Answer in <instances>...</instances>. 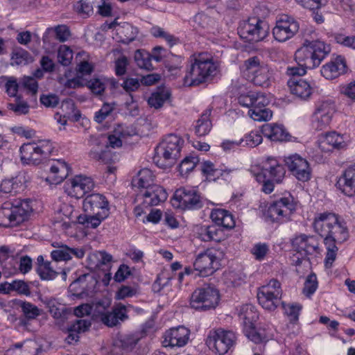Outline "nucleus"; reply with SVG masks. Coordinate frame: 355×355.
I'll list each match as a JSON object with an SVG mask.
<instances>
[{"label": "nucleus", "mask_w": 355, "mask_h": 355, "mask_svg": "<svg viewBox=\"0 0 355 355\" xmlns=\"http://www.w3.org/2000/svg\"><path fill=\"white\" fill-rule=\"evenodd\" d=\"M314 231L323 239L327 249L324 259L326 268H330L336 260L338 248L337 244L345 241L349 236L345 223L337 215L330 212L318 214L313 223Z\"/></svg>", "instance_id": "obj_1"}, {"label": "nucleus", "mask_w": 355, "mask_h": 355, "mask_svg": "<svg viewBox=\"0 0 355 355\" xmlns=\"http://www.w3.org/2000/svg\"><path fill=\"white\" fill-rule=\"evenodd\" d=\"M330 51V46L324 42L305 40L295 53V60L298 66L288 67L286 74L293 76V78H299L304 75L306 69L318 67Z\"/></svg>", "instance_id": "obj_2"}, {"label": "nucleus", "mask_w": 355, "mask_h": 355, "mask_svg": "<svg viewBox=\"0 0 355 355\" xmlns=\"http://www.w3.org/2000/svg\"><path fill=\"white\" fill-rule=\"evenodd\" d=\"M219 64L211 57L199 54L191 59L183 78L184 86H198L208 82L216 76Z\"/></svg>", "instance_id": "obj_3"}, {"label": "nucleus", "mask_w": 355, "mask_h": 355, "mask_svg": "<svg viewBox=\"0 0 355 355\" xmlns=\"http://www.w3.org/2000/svg\"><path fill=\"white\" fill-rule=\"evenodd\" d=\"M184 141L175 134L166 135L155 149L154 163L159 168L171 167L180 157Z\"/></svg>", "instance_id": "obj_4"}, {"label": "nucleus", "mask_w": 355, "mask_h": 355, "mask_svg": "<svg viewBox=\"0 0 355 355\" xmlns=\"http://www.w3.org/2000/svg\"><path fill=\"white\" fill-rule=\"evenodd\" d=\"M5 203L0 208V226L15 227L26 220L33 211L29 202L24 200L15 205Z\"/></svg>", "instance_id": "obj_5"}, {"label": "nucleus", "mask_w": 355, "mask_h": 355, "mask_svg": "<svg viewBox=\"0 0 355 355\" xmlns=\"http://www.w3.org/2000/svg\"><path fill=\"white\" fill-rule=\"evenodd\" d=\"M53 149L52 143L49 140L24 144L19 149L21 160L27 164L38 165L49 158Z\"/></svg>", "instance_id": "obj_6"}, {"label": "nucleus", "mask_w": 355, "mask_h": 355, "mask_svg": "<svg viewBox=\"0 0 355 355\" xmlns=\"http://www.w3.org/2000/svg\"><path fill=\"white\" fill-rule=\"evenodd\" d=\"M219 292L214 286L205 285L196 288L190 299V305L196 310L206 311L214 309L218 304Z\"/></svg>", "instance_id": "obj_7"}, {"label": "nucleus", "mask_w": 355, "mask_h": 355, "mask_svg": "<svg viewBox=\"0 0 355 355\" xmlns=\"http://www.w3.org/2000/svg\"><path fill=\"white\" fill-rule=\"evenodd\" d=\"M268 31V24L256 17L242 21L238 28L240 37L250 43L263 40L267 37Z\"/></svg>", "instance_id": "obj_8"}, {"label": "nucleus", "mask_w": 355, "mask_h": 355, "mask_svg": "<svg viewBox=\"0 0 355 355\" xmlns=\"http://www.w3.org/2000/svg\"><path fill=\"white\" fill-rule=\"evenodd\" d=\"M244 64L248 74L252 76L251 80L255 85L263 87L270 85L273 79L272 70L267 64L261 63L258 57L248 58Z\"/></svg>", "instance_id": "obj_9"}, {"label": "nucleus", "mask_w": 355, "mask_h": 355, "mask_svg": "<svg viewBox=\"0 0 355 355\" xmlns=\"http://www.w3.org/2000/svg\"><path fill=\"white\" fill-rule=\"evenodd\" d=\"M296 209V202L292 196L280 198L274 201L265 212L266 218L272 222L286 221Z\"/></svg>", "instance_id": "obj_10"}, {"label": "nucleus", "mask_w": 355, "mask_h": 355, "mask_svg": "<svg viewBox=\"0 0 355 355\" xmlns=\"http://www.w3.org/2000/svg\"><path fill=\"white\" fill-rule=\"evenodd\" d=\"M236 340V335L232 331H225L222 329H213L208 334L206 345L218 354L223 355L234 345Z\"/></svg>", "instance_id": "obj_11"}, {"label": "nucleus", "mask_w": 355, "mask_h": 355, "mask_svg": "<svg viewBox=\"0 0 355 355\" xmlns=\"http://www.w3.org/2000/svg\"><path fill=\"white\" fill-rule=\"evenodd\" d=\"M282 294L280 283L272 279L267 285L259 288L257 300L263 309L273 311L281 304Z\"/></svg>", "instance_id": "obj_12"}, {"label": "nucleus", "mask_w": 355, "mask_h": 355, "mask_svg": "<svg viewBox=\"0 0 355 355\" xmlns=\"http://www.w3.org/2000/svg\"><path fill=\"white\" fill-rule=\"evenodd\" d=\"M172 204L177 208L190 210L199 209L203 206L198 191L190 187L178 189L173 195Z\"/></svg>", "instance_id": "obj_13"}, {"label": "nucleus", "mask_w": 355, "mask_h": 355, "mask_svg": "<svg viewBox=\"0 0 355 355\" xmlns=\"http://www.w3.org/2000/svg\"><path fill=\"white\" fill-rule=\"evenodd\" d=\"M218 252L215 249H207L200 253L193 262L194 270L202 277L214 274L219 268Z\"/></svg>", "instance_id": "obj_14"}, {"label": "nucleus", "mask_w": 355, "mask_h": 355, "mask_svg": "<svg viewBox=\"0 0 355 355\" xmlns=\"http://www.w3.org/2000/svg\"><path fill=\"white\" fill-rule=\"evenodd\" d=\"M336 112L335 103L330 99L318 102L312 115V127L316 130L326 129Z\"/></svg>", "instance_id": "obj_15"}, {"label": "nucleus", "mask_w": 355, "mask_h": 355, "mask_svg": "<svg viewBox=\"0 0 355 355\" xmlns=\"http://www.w3.org/2000/svg\"><path fill=\"white\" fill-rule=\"evenodd\" d=\"M293 176L299 181L308 182L311 178V169L309 162L297 154L290 155L284 159Z\"/></svg>", "instance_id": "obj_16"}, {"label": "nucleus", "mask_w": 355, "mask_h": 355, "mask_svg": "<svg viewBox=\"0 0 355 355\" xmlns=\"http://www.w3.org/2000/svg\"><path fill=\"white\" fill-rule=\"evenodd\" d=\"M298 31V22L293 17L285 15L277 21L272 34L277 41L284 42L293 37Z\"/></svg>", "instance_id": "obj_17"}, {"label": "nucleus", "mask_w": 355, "mask_h": 355, "mask_svg": "<svg viewBox=\"0 0 355 355\" xmlns=\"http://www.w3.org/2000/svg\"><path fill=\"white\" fill-rule=\"evenodd\" d=\"M94 187L93 180L84 175H76L64 184V188L68 194L76 198H83L87 193Z\"/></svg>", "instance_id": "obj_18"}, {"label": "nucleus", "mask_w": 355, "mask_h": 355, "mask_svg": "<svg viewBox=\"0 0 355 355\" xmlns=\"http://www.w3.org/2000/svg\"><path fill=\"white\" fill-rule=\"evenodd\" d=\"M190 330L184 327H172L166 331L162 335V346L164 347H181L189 341Z\"/></svg>", "instance_id": "obj_19"}, {"label": "nucleus", "mask_w": 355, "mask_h": 355, "mask_svg": "<svg viewBox=\"0 0 355 355\" xmlns=\"http://www.w3.org/2000/svg\"><path fill=\"white\" fill-rule=\"evenodd\" d=\"M292 245L302 259L307 257L309 254L319 252V240L316 236L300 234L293 239Z\"/></svg>", "instance_id": "obj_20"}, {"label": "nucleus", "mask_w": 355, "mask_h": 355, "mask_svg": "<svg viewBox=\"0 0 355 355\" xmlns=\"http://www.w3.org/2000/svg\"><path fill=\"white\" fill-rule=\"evenodd\" d=\"M284 166L279 163V162L272 157H268L263 162L261 173H259L256 176L257 181L261 179L269 178L275 182V183L282 182L285 175Z\"/></svg>", "instance_id": "obj_21"}, {"label": "nucleus", "mask_w": 355, "mask_h": 355, "mask_svg": "<svg viewBox=\"0 0 355 355\" xmlns=\"http://www.w3.org/2000/svg\"><path fill=\"white\" fill-rule=\"evenodd\" d=\"M107 26L109 29L115 28L116 34L114 38L118 42L125 44L134 41L139 33V30L137 27L128 22L118 24L116 19L107 24Z\"/></svg>", "instance_id": "obj_22"}, {"label": "nucleus", "mask_w": 355, "mask_h": 355, "mask_svg": "<svg viewBox=\"0 0 355 355\" xmlns=\"http://www.w3.org/2000/svg\"><path fill=\"white\" fill-rule=\"evenodd\" d=\"M347 67L344 57L337 55L324 64L320 70L321 74L326 79L332 80L347 72Z\"/></svg>", "instance_id": "obj_23"}, {"label": "nucleus", "mask_w": 355, "mask_h": 355, "mask_svg": "<svg viewBox=\"0 0 355 355\" xmlns=\"http://www.w3.org/2000/svg\"><path fill=\"white\" fill-rule=\"evenodd\" d=\"M336 186L345 196H355V164L348 166L336 182Z\"/></svg>", "instance_id": "obj_24"}, {"label": "nucleus", "mask_w": 355, "mask_h": 355, "mask_svg": "<svg viewBox=\"0 0 355 355\" xmlns=\"http://www.w3.org/2000/svg\"><path fill=\"white\" fill-rule=\"evenodd\" d=\"M83 209L87 214L101 213L103 210L109 211L108 201L101 194H89L83 200Z\"/></svg>", "instance_id": "obj_25"}, {"label": "nucleus", "mask_w": 355, "mask_h": 355, "mask_svg": "<svg viewBox=\"0 0 355 355\" xmlns=\"http://www.w3.org/2000/svg\"><path fill=\"white\" fill-rule=\"evenodd\" d=\"M168 194L163 187L157 184L153 185L143 193V206L148 207L157 205L159 202H164Z\"/></svg>", "instance_id": "obj_26"}, {"label": "nucleus", "mask_w": 355, "mask_h": 355, "mask_svg": "<svg viewBox=\"0 0 355 355\" xmlns=\"http://www.w3.org/2000/svg\"><path fill=\"white\" fill-rule=\"evenodd\" d=\"M261 134L275 141H288L291 135L284 128V125L275 123H266L262 125Z\"/></svg>", "instance_id": "obj_27"}, {"label": "nucleus", "mask_w": 355, "mask_h": 355, "mask_svg": "<svg viewBox=\"0 0 355 355\" xmlns=\"http://www.w3.org/2000/svg\"><path fill=\"white\" fill-rule=\"evenodd\" d=\"M97 282L94 275L86 273L75 279L69 287L73 291L83 293L94 290Z\"/></svg>", "instance_id": "obj_28"}, {"label": "nucleus", "mask_w": 355, "mask_h": 355, "mask_svg": "<svg viewBox=\"0 0 355 355\" xmlns=\"http://www.w3.org/2000/svg\"><path fill=\"white\" fill-rule=\"evenodd\" d=\"M288 85L291 93L302 99H306L311 94L310 84L300 78H291L288 81Z\"/></svg>", "instance_id": "obj_29"}, {"label": "nucleus", "mask_w": 355, "mask_h": 355, "mask_svg": "<svg viewBox=\"0 0 355 355\" xmlns=\"http://www.w3.org/2000/svg\"><path fill=\"white\" fill-rule=\"evenodd\" d=\"M108 210H103L101 213L80 214L77 217L78 223L87 228L95 229L109 216Z\"/></svg>", "instance_id": "obj_30"}, {"label": "nucleus", "mask_w": 355, "mask_h": 355, "mask_svg": "<svg viewBox=\"0 0 355 355\" xmlns=\"http://www.w3.org/2000/svg\"><path fill=\"white\" fill-rule=\"evenodd\" d=\"M210 217L214 223V225H216L220 228L223 227L226 229H232L235 226V221L232 214L225 209H213Z\"/></svg>", "instance_id": "obj_31"}, {"label": "nucleus", "mask_w": 355, "mask_h": 355, "mask_svg": "<svg viewBox=\"0 0 355 355\" xmlns=\"http://www.w3.org/2000/svg\"><path fill=\"white\" fill-rule=\"evenodd\" d=\"M238 316L244 327H253V324L259 318V313L254 305L245 304L238 309Z\"/></svg>", "instance_id": "obj_32"}, {"label": "nucleus", "mask_w": 355, "mask_h": 355, "mask_svg": "<svg viewBox=\"0 0 355 355\" xmlns=\"http://www.w3.org/2000/svg\"><path fill=\"white\" fill-rule=\"evenodd\" d=\"M198 238L205 242H219L223 237V231L216 225H203L198 231Z\"/></svg>", "instance_id": "obj_33"}, {"label": "nucleus", "mask_w": 355, "mask_h": 355, "mask_svg": "<svg viewBox=\"0 0 355 355\" xmlns=\"http://www.w3.org/2000/svg\"><path fill=\"white\" fill-rule=\"evenodd\" d=\"M133 135V130H130L128 127L119 125L113 132L112 135L105 138V143L107 144L109 148H119L122 145V139Z\"/></svg>", "instance_id": "obj_34"}, {"label": "nucleus", "mask_w": 355, "mask_h": 355, "mask_svg": "<svg viewBox=\"0 0 355 355\" xmlns=\"http://www.w3.org/2000/svg\"><path fill=\"white\" fill-rule=\"evenodd\" d=\"M90 326L91 322L87 320H77L76 322L71 324L67 328L68 336L66 338L67 342L71 344L73 341H78L79 334L87 331Z\"/></svg>", "instance_id": "obj_35"}, {"label": "nucleus", "mask_w": 355, "mask_h": 355, "mask_svg": "<svg viewBox=\"0 0 355 355\" xmlns=\"http://www.w3.org/2000/svg\"><path fill=\"white\" fill-rule=\"evenodd\" d=\"M154 180L155 175L153 171L146 168L139 171L137 177L132 180V184L134 187L147 190L153 185H155Z\"/></svg>", "instance_id": "obj_36"}, {"label": "nucleus", "mask_w": 355, "mask_h": 355, "mask_svg": "<svg viewBox=\"0 0 355 355\" xmlns=\"http://www.w3.org/2000/svg\"><path fill=\"white\" fill-rule=\"evenodd\" d=\"M321 146L327 150H340L346 146L343 137L335 132L328 133L321 141Z\"/></svg>", "instance_id": "obj_37"}, {"label": "nucleus", "mask_w": 355, "mask_h": 355, "mask_svg": "<svg viewBox=\"0 0 355 355\" xmlns=\"http://www.w3.org/2000/svg\"><path fill=\"white\" fill-rule=\"evenodd\" d=\"M112 260V256L105 251L96 252L90 254L88 257L90 267L94 268H101L103 266L110 268Z\"/></svg>", "instance_id": "obj_38"}, {"label": "nucleus", "mask_w": 355, "mask_h": 355, "mask_svg": "<svg viewBox=\"0 0 355 355\" xmlns=\"http://www.w3.org/2000/svg\"><path fill=\"white\" fill-rule=\"evenodd\" d=\"M88 144L91 147L89 155L92 159L97 160L101 158L100 155L102 151L107 146L105 143V137L104 136L91 135L88 140Z\"/></svg>", "instance_id": "obj_39"}, {"label": "nucleus", "mask_w": 355, "mask_h": 355, "mask_svg": "<svg viewBox=\"0 0 355 355\" xmlns=\"http://www.w3.org/2000/svg\"><path fill=\"white\" fill-rule=\"evenodd\" d=\"M211 113V109H207L197 121L195 127V132L198 137H202L207 135L211 130L212 124L210 120Z\"/></svg>", "instance_id": "obj_40"}, {"label": "nucleus", "mask_w": 355, "mask_h": 355, "mask_svg": "<svg viewBox=\"0 0 355 355\" xmlns=\"http://www.w3.org/2000/svg\"><path fill=\"white\" fill-rule=\"evenodd\" d=\"M51 34H54L55 39L60 42L67 41L71 35L69 28L66 25H58L53 28L51 27L46 29L42 38L44 42L47 40V36Z\"/></svg>", "instance_id": "obj_41"}, {"label": "nucleus", "mask_w": 355, "mask_h": 355, "mask_svg": "<svg viewBox=\"0 0 355 355\" xmlns=\"http://www.w3.org/2000/svg\"><path fill=\"white\" fill-rule=\"evenodd\" d=\"M23 187L21 177L3 180L0 184V191L4 193H17Z\"/></svg>", "instance_id": "obj_42"}, {"label": "nucleus", "mask_w": 355, "mask_h": 355, "mask_svg": "<svg viewBox=\"0 0 355 355\" xmlns=\"http://www.w3.org/2000/svg\"><path fill=\"white\" fill-rule=\"evenodd\" d=\"M69 168L64 162L58 160L50 166V171L55 175V181L59 183L64 180L69 174Z\"/></svg>", "instance_id": "obj_43"}, {"label": "nucleus", "mask_w": 355, "mask_h": 355, "mask_svg": "<svg viewBox=\"0 0 355 355\" xmlns=\"http://www.w3.org/2000/svg\"><path fill=\"white\" fill-rule=\"evenodd\" d=\"M152 57L149 53L145 51L137 50L135 53V60L137 65L147 71L153 69V66L151 62Z\"/></svg>", "instance_id": "obj_44"}, {"label": "nucleus", "mask_w": 355, "mask_h": 355, "mask_svg": "<svg viewBox=\"0 0 355 355\" xmlns=\"http://www.w3.org/2000/svg\"><path fill=\"white\" fill-rule=\"evenodd\" d=\"M170 97L168 91L162 89L153 92L148 100V103L150 107L155 109L160 108L164 102Z\"/></svg>", "instance_id": "obj_45"}, {"label": "nucleus", "mask_w": 355, "mask_h": 355, "mask_svg": "<svg viewBox=\"0 0 355 355\" xmlns=\"http://www.w3.org/2000/svg\"><path fill=\"white\" fill-rule=\"evenodd\" d=\"M150 33L155 37L164 39L171 47L178 44L180 41L178 37L157 26H153L150 30Z\"/></svg>", "instance_id": "obj_46"}, {"label": "nucleus", "mask_w": 355, "mask_h": 355, "mask_svg": "<svg viewBox=\"0 0 355 355\" xmlns=\"http://www.w3.org/2000/svg\"><path fill=\"white\" fill-rule=\"evenodd\" d=\"M199 162V157L193 154L187 156L179 165V171L180 174L182 175L188 174L193 170Z\"/></svg>", "instance_id": "obj_47"}, {"label": "nucleus", "mask_w": 355, "mask_h": 355, "mask_svg": "<svg viewBox=\"0 0 355 355\" xmlns=\"http://www.w3.org/2000/svg\"><path fill=\"white\" fill-rule=\"evenodd\" d=\"M36 271L42 280L46 281L54 279L59 274L54 270L51 261L41 266H37Z\"/></svg>", "instance_id": "obj_48"}, {"label": "nucleus", "mask_w": 355, "mask_h": 355, "mask_svg": "<svg viewBox=\"0 0 355 355\" xmlns=\"http://www.w3.org/2000/svg\"><path fill=\"white\" fill-rule=\"evenodd\" d=\"M249 116L254 121H268L272 117V111L266 107L251 108L248 111Z\"/></svg>", "instance_id": "obj_49"}, {"label": "nucleus", "mask_w": 355, "mask_h": 355, "mask_svg": "<svg viewBox=\"0 0 355 355\" xmlns=\"http://www.w3.org/2000/svg\"><path fill=\"white\" fill-rule=\"evenodd\" d=\"M116 104L105 103L101 108L94 114V121L98 123H103L107 117L110 116L115 109Z\"/></svg>", "instance_id": "obj_50"}, {"label": "nucleus", "mask_w": 355, "mask_h": 355, "mask_svg": "<svg viewBox=\"0 0 355 355\" xmlns=\"http://www.w3.org/2000/svg\"><path fill=\"white\" fill-rule=\"evenodd\" d=\"M262 134H260L257 131H252L243 139H240V142L243 146L253 148L260 144L262 142Z\"/></svg>", "instance_id": "obj_51"}, {"label": "nucleus", "mask_w": 355, "mask_h": 355, "mask_svg": "<svg viewBox=\"0 0 355 355\" xmlns=\"http://www.w3.org/2000/svg\"><path fill=\"white\" fill-rule=\"evenodd\" d=\"M282 307L284 310L285 313L289 318V320L291 322H295L298 320L300 311L302 309V306L299 304H286L281 302Z\"/></svg>", "instance_id": "obj_52"}, {"label": "nucleus", "mask_w": 355, "mask_h": 355, "mask_svg": "<svg viewBox=\"0 0 355 355\" xmlns=\"http://www.w3.org/2000/svg\"><path fill=\"white\" fill-rule=\"evenodd\" d=\"M12 60L17 65H24L31 62L33 58L27 51L19 49L12 53Z\"/></svg>", "instance_id": "obj_53"}, {"label": "nucleus", "mask_w": 355, "mask_h": 355, "mask_svg": "<svg viewBox=\"0 0 355 355\" xmlns=\"http://www.w3.org/2000/svg\"><path fill=\"white\" fill-rule=\"evenodd\" d=\"M73 59L72 50L66 45H61L58 51V62L63 66H68Z\"/></svg>", "instance_id": "obj_54"}, {"label": "nucleus", "mask_w": 355, "mask_h": 355, "mask_svg": "<svg viewBox=\"0 0 355 355\" xmlns=\"http://www.w3.org/2000/svg\"><path fill=\"white\" fill-rule=\"evenodd\" d=\"M21 308L24 316L28 320L35 319L37 316L40 315L41 310L35 305L31 302H24L21 304Z\"/></svg>", "instance_id": "obj_55"}, {"label": "nucleus", "mask_w": 355, "mask_h": 355, "mask_svg": "<svg viewBox=\"0 0 355 355\" xmlns=\"http://www.w3.org/2000/svg\"><path fill=\"white\" fill-rule=\"evenodd\" d=\"M49 313L55 319L64 320L67 318L70 311L61 305H56L54 303L49 304Z\"/></svg>", "instance_id": "obj_56"}, {"label": "nucleus", "mask_w": 355, "mask_h": 355, "mask_svg": "<svg viewBox=\"0 0 355 355\" xmlns=\"http://www.w3.org/2000/svg\"><path fill=\"white\" fill-rule=\"evenodd\" d=\"M317 288L318 281L316 275L315 274L309 275L304 283V286L303 288L304 294L307 297H310L315 293Z\"/></svg>", "instance_id": "obj_57"}, {"label": "nucleus", "mask_w": 355, "mask_h": 355, "mask_svg": "<svg viewBox=\"0 0 355 355\" xmlns=\"http://www.w3.org/2000/svg\"><path fill=\"white\" fill-rule=\"evenodd\" d=\"M333 37L336 43L355 49V35L348 36L342 33H336Z\"/></svg>", "instance_id": "obj_58"}, {"label": "nucleus", "mask_w": 355, "mask_h": 355, "mask_svg": "<svg viewBox=\"0 0 355 355\" xmlns=\"http://www.w3.org/2000/svg\"><path fill=\"white\" fill-rule=\"evenodd\" d=\"M200 167L202 173L211 179H215L216 176H218V175L220 174L219 170L214 168V165L211 162H203Z\"/></svg>", "instance_id": "obj_59"}, {"label": "nucleus", "mask_w": 355, "mask_h": 355, "mask_svg": "<svg viewBox=\"0 0 355 355\" xmlns=\"http://www.w3.org/2000/svg\"><path fill=\"white\" fill-rule=\"evenodd\" d=\"M51 256L53 260L55 261H68L70 259L69 248L64 247L54 250L51 252Z\"/></svg>", "instance_id": "obj_60"}, {"label": "nucleus", "mask_w": 355, "mask_h": 355, "mask_svg": "<svg viewBox=\"0 0 355 355\" xmlns=\"http://www.w3.org/2000/svg\"><path fill=\"white\" fill-rule=\"evenodd\" d=\"M8 108L13 111L15 114L21 115L28 113L30 106L26 102L22 101L16 103H8Z\"/></svg>", "instance_id": "obj_61"}, {"label": "nucleus", "mask_w": 355, "mask_h": 355, "mask_svg": "<svg viewBox=\"0 0 355 355\" xmlns=\"http://www.w3.org/2000/svg\"><path fill=\"white\" fill-rule=\"evenodd\" d=\"M129 64L128 59L125 55H121L115 61V73L118 76H123L126 73L127 67Z\"/></svg>", "instance_id": "obj_62"}, {"label": "nucleus", "mask_w": 355, "mask_h": 355, "mask_svg": "<svg viewBox=\"0 0 355 355\" xmlns=\"http://www.w3.org/2000/svg\"><path fill=\"white\" fill-rule=\"evenodd\" d=\"M101 158H98L97 161H99L103 164H112L116 162L118 159L117 155L112 153L109 148L108 145L105 146V148L102 151L100 155Z\"/></svg>", "instance_id": "obj_63"}, {"label": "nucleus", "mask_w": 355, "mask_h": 355, "mask_svg": "<svg viewBox=\"0 0 355 355\" xmlns=\"http://www.w3.org/2000/svg\"><path fill=\"white\" fill-rule=\"evenodd\" d=\"M340 93L355 101V80L340 87Z\"/></svg>", "instance_id": "obj_64"}]
</instances>
